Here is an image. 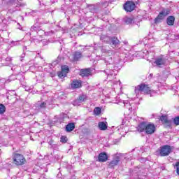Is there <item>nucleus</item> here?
Masks as SVG:
<instances>
[{"label":"nucleus","instance_id":"obj_1","mask_svg":"<svg viewBox=\"0 0 179 179\" xmlns=\"http://www.w3.org/2000/svg\"><path fill=\"white\" fill-rule=\"evenodd\" d=\"M106 65H109L105 70V73L108 76H115L118 73V69H120V59H113L110 56H106L104 59Z\"/></svg>","mask_w":179,"mask_h":179},{"label":"nucleus","instance_id":"obj_2","mask_svg":"<svg viewBox=\"0 0 179 179\" xmlns=\"http://www.w3.org/2000/svg\"><path fill=\"white\" fill-rule=\"evenodd\" d=\"M138 132H143L145 131L147 135H152L155 134L156 131V127L153 123H146L143 122L140 123L137 128Z\"/></svg>","mask_w":179,"mask_h":179},{"label":"nucleus","instance_id":"obj_3","mask_svg":"<svg viewBox=\"0 0 179 179\" xmlns=\"http://www.w3.org/2000/svg\"><path fill=\"white\" fill-rule=\"evenodd\" d=\"M135 92L137 94H139V93H146L147 94H150V93L152 92V90H150V88L148 85L141 84L135 87Z\"/></svg>","mask_w":179,"mask_h":179},{"label":"nucleus","instance_id":"obj_4","mask_svg":"<svg viewBox=\"0 0 179 179\" xmlns=\"http://www.w3.org/2000/svg\"><path fill=\"white\" fill-rule=\"evenodd\" d=\"M167 15H170V10L169 9H164L161 11L155 20V23H160L167 16Z\"/></svg>","mask_w":179,"mask_h":179},{"label":"nucleus","instance_id":"obj_5","mask_svg":"<svg viewBox=\"0 0 179 179\" xmlns=\"http://www.w3.org/2000/svg\"><path fill=\"white\" fill-rule=\"evenodd\" d=\"M13 159L14 164H17V166H22L24 164V162H26L24 157H23V155L20 154H15L13 156Z\"/></svg>","mask_w":179,"mask_h":179},{"label":"nucleus","instance_id":"obj_6","mask_svg":"<svg viewBox=\"0 0 179 179\" xmlns=\"http://www.w3.org/2000/svg\"><path fill=\"white\" fill-rule=\"evenodd\" d=\"M171 152V147L170 145H164L161 147L159 150V155L162 157L169 156Z\"/></svg>","mask_w":179,"mask_h":179},{"label":"nucleus","instance_id":"obj_7","mask_svg":"<svg viewBox=\"0 0 179 179\" xmlns=\"http://www.w3.org/2000/svg\"><path fill=\"white\" fill-rule=\"evenodd\" d=\"M124 9L126 12H132L135 9V3L134 1H127L124 5Z\"/></svg>","mask_w":179,"mask_h":179},{"label":"nucleus","instance_id":"obj_8","mask_svg":"<svg viewBox=\"0 0 179 179\" xmlns=\"http://www.w3.org/2000/svg\"><path fill=\"white\" fill-rule=\"evenodd\" d=\"M166 62H167V59L164 57H158L155 59V64L159 68L162 67V65H166Z\"/></svg>","mask_w":179,"mask_h":179},{"label":"nucleus","instance_id":"obj_9","mask_svg":"<svg viewBox=\"0 0 179 179\" xmlns=\"http://www.w3.org/2000/svg\"><path fill=\"white\" fill-rule=\"evenodd\" d=\"M120 160H121L120 155H115L113 159L108 164L109 167H114L117 166L118 163H120Z\"/></svg>","mask_w":179,"mask_h":179},{"label":"nucleus","instance_id":"obj_10","mask_svg":"<svg viewBox=\"0 0 179 179\" xmlns=\"http://www.w3.org/2000/svg\"><path fill=\"white\" fill-rule=\"evenodd\" d=\"M108 160V156L107 155V153L105 152H102L99 154L98 157V161L101 162V163H104Z\"/></svg>","mask_w":179,"mask_h":179},{"label":"nucleus","instance_id":"obj_11","mask_svg":"<svg viewBox=\"0 0 179 179\" xmlns=\"http://www.w3.org/2000/svg\"><path fill=\"white\" fill-rule=\"evenodd\" d=\"M71 89H79L82 87V81L78 80H74L71 84Z\"/></svg>","mask_w":179,"mask_h":179},{"label":"nucleus","instance_id":"obj_12","mask_svg":"<svg viewBox=\"0 0 179 179\" xmlns=\"http://www.w3.org/2000/svg\"><path fill=\"white\" fill-rule=\"evenodd\" d=\"M72 59L71 61L73 62H76V61H79V59H80V58H82V52H75L73 55H72Z\"/></svg>","mask_w":179,"mask_h":179},{"label":"nucleus","instance_id":"obj_13","mask_svg":"<svg viewBox=\"0 0 179 179\" xmlns=\"http://www.w3.org/2000/svg\"><path fill=\"white\" fill-rule=\"evenodd\" d=\"M80 75L83 76V78L91 76L92 69H83L80 71Z\"/></svg>","mask_w":179,"mask_h":179},{"label":"nucleus","instance_id":"obj_14","mask_svg":"<svg viewBox=\"0 0 179 179\" xmlns=\"http://www.w3.org/2000/svg\"><path fill=\"white\" fill-rule=\"evenodd\" d=\"M112 45H114V47L118 48L120 47V41L117 37L113 36L110 39V43H109Z\"/></svg>","mask_w":179,"mask_h":179},{"label":"nucleus","instance_id":"obj_15","mask_svg":"<svg viewBox=\"0 0 179 179\" xmlns=\"http://www.w3.org/2000/svg\"><path fill=\"white\" fill-rule=\"evenodd\" d=\"M98 127L101 131H106L107 129V122H99L98 123Z\"/></svg>","mask_w":179,"mask_h":179},{"label":"nucleus","instance_id":"obj_16","mask_svg":"<svg viewBox=\"0 0 179 179\" xmlns=\"http://www.w3.org/2000/svg\"><path fill=\"white\" fill-rule=\"evenodd\" d=\"M175 20L176 18L174 17V16H169L166 19V23L167 24H169V26H173Z\"/></svg>","mask_w":179,"mask_h":179},{"label":"nucleus","instance_id":"obj_17","mask_svg":"<svg viewBox=\"0 0 179 179\" xmlns=\"http://www.w3.org/2000/svg\"><path fill=\"white\" fill-rule=\"evenodd\" d=\"M123 21L126 24H132L135 22L133 17H125Z\"/></svg>","mask_w":179,"mask_h":179},{"label":"nucleus","instance_id":"obj_18","mask_svg":"<svg viewBox=\"0 0 179 179\" xmlns=\"http://www.w3.org/2000/svg\"><path fill=\"white\" fill-rule=\"evenodd\" d=\"M73 129H75V124L73 123H69L66 126V132H71Z\"/></svg>","mask_w":179,"mask_h":179},{"label":"nucleus","instance_id":"obj_19","mask_svg":"<svg viewBox=\"0 0 179 179\" xmlns=\"http://www.w3.org/2000/svg\"><path fill=\"white\" fill-rule=\"evenodd\" d=\"M101 40L105 43H107V44H111V37L110 36H102L101 37Z\"/></svg>","mask_w":179,"mask_h":179},{"label":"nucleus","instance_id":"obj_20","mask_svg":"<svg viewBox=\"0 0 179 179\" xmlns=\"http://www.w3.org/2000/svg\"><path fill=\"white\" fill-rule=\"evenodd\" d=\"M160 121H162V122H163L164 124H169V119L167 117V115H162L160 117H159Z\"/></svg>","mask_w":179,"mask_h":179},{"label":"nucleus","instance_id":"obj_21","mask_svg":"<svg viewBox=\"0 0 179 179\" xmlns=\"http://www.w3.org/2000/svg\"><path fill=\"white\" fill-rule=\"evenodd\" d=\"M78 99H80V101H81V103H83L84 101H86V100H87V96L85 94L80 95Z\"/></svg>","mask_w":179,"mask_h":179},{"label":"nucleus","instance_id":"obj_22","mask_svg":"<svg viewBox=\"0 0 179 179\" xmlns=\"http://www.w3.org/2000/svg\"><path fill=\"white\" fill-rule=\"evenodd\" d=\"M94 113L95 115H100L101 114V108L96 107L94 109Z\"/></svg>","mask_w":179,"mask_h":179},{"label":"nucleus","instance_id":"obj_23","mask_svg":"<svg viewBox=\"0 0 179 179\" xmlns=\"http://www.w3.org/2000/svg\"><path fill=\"white\" fill-rule=\"evenodd\" d=\"M62 72H64V73H68L69 72V67L68 66H62Z\"/></svg>","mask_w":179,"mask_h":179},{"label":"nucleus","instance_id":"obj_24","mask_svg":"<svg viewBox=\"0 0 179 179\" xmlns=\"http://www.w3.org/2000/svg\"><path fill=\"white\" fill-rule=\"evenodd\" d=\"M6 111V108L2 103H0V114H3Z\"/></svg>","mask_w":179,"mask_h":179},{"label":"nucleus","instance_id":"obj_25","mask_svg":"<svg viewBox=\"0 0 179 179\" xmlns=\"http://www.w3.org/2000/svg\"><path fill=\"white\" fill-rule=\"evenodd\" d=\"M73 106H80L82 104V101H80V99H77L73 102Z\"/></svg>","mask_w":179,"mask_h":179},{"label":"nucleus","instance_id":"obj_26","mask_svg":"<svg viewBox=\"0 0 179 179\" xmlns=\"http://www.w3.org/2000/svg\"><path fill=\"white\" fill-rule=\"evenodd\" d=\"M58 76L59 78H60L61 79H64V78H65V76H66V73H65L64 72H63L62 71H59L58 73Z\"/></svg>","mask_w":179,"mask_h":179},{"label":"nucleus","instance_id":"obj_27","mask_svg":"<svg viewBox=\"0 0 179 179\" xmlns=\"http://www.w3.org/2000/svg\"><path fill=\"white\" fill-rule=\"evenodd\" d=\"M6 1L7 3H12V5H16L17 3V0H3Z\"/></svg>","mask_w":179,"mask_h":179},{"label":"nucleus","instance_id":"obj_28","mask_svg":"<svg viewBox=\"0 0 179 179\" xmlns=\"http://www.w3.org/2000/svg\"><path fill=\"white\" fill-rule=\"evenodd\" d=\"M60 142H62V143H66V142H68V138L66 136H62L60 138Z\"/></svg>","mask_w":179,"mask_h":179},{"label":"nucleus","instance_id":"obj_29","mask_svg":"<svg viewBox=\"0 0 179 179\" xmlns=\"http://www.w3.org/2000/svg\"><path fill=\"white\" fill-rule=\"evenodd\" d=\"M175 169L176 170L177 175L179 176V161L176 163Z\"/></svg>","mask_w":179,"mask_h":179},{"label":"nucleus","instance_id":"obj_30","mask_svg":"<svg viewBox=\"0 0 179 179\" xmlns=\"http://www.w3.org/2000/svg\"><path fill=\"white\" fill-rule=\"evenodd\" d=\"M173 124H175V125H179V116H177L173 119Z\"/></svg>","mask_w":179,"mask_h":179},{"label":"nucleus","instance_id":"obj_31","mask_svg":"<svg viewBox=\"0 0 179 179\" xmlns=\"http://www.w3.org/2000/svg\"><path fill=\"white\" fill-rule=\"evenodd\" d=\"M45 107H47V103L45 102L41 103L39 106V108H45Z\"/></svg>","mask_w":179,"mask_h":179},{"label":"nucleus","instance_id":"obj_32","mask_svg":"<svg viewBox=\"0 0 179 179\" xmlns=\"http://www.w3.org/2000/svg\"><path fill=\"white\" fill-rule=\"evenodd\" d=\"M90 10L92 13H96V12H97V9H96V7H94V6H92L90 7Z\"/></svg>","mask_w":179,"mask_h":179},{"label":"nucleus","instance_id":"obj_33","mask_svg":"<svg viewBox=\"0 0 179 179\" xmlns=\"http://www.w3.org/2000/svg\"><path fill=\"white\" fill-rule=\"evenodd\" d=\"M31 30L33 31H37V29H36V27L35 26H32L31 28Z\"/></svg>","mask_w":179,"mask_h":179},{"label":"nucleus","instance_id":"obj_34","mask_svg":"<svg viewBox=\"0 0 179 179\" xmlns=\"http://www.w3.org/2000/svg\"><path fill=\"white\" fill-rule=\"evenodd\" d=\"M24 57H26V54L24 53L22 55L20 60L23 61V58H24Z\"/></svg>","mask_w":179,"mask_h":179},{"label":"nucleus","instance_id":"obj_35","mask_svg":"<svg viewBox=\"0 0 179 179\" xmlns=\"http://www.w3.org/2000/svg\"><path fill=\"white\" fill-rule=\"evenodd\" d=\"M6 61H7V62H10V61H12V58H10V57H7L6 59Z\"/></svg>","mask_w":179,"mask_h":179},{"label":"nucleus","instance_id":"obj_36","mask_svg":"<svg viewBox=\"0 0 179 179\" xmlns=\"http://www.w3.org/2000/svg\"><path fill=\"white\" fill-rule=\"evenodd\" d=\"M129 110H131V108H129Z\"/></svg>","mask_w":179,"mask_h":179},{"label":"nucleus","instance_id":"obj_37","mask_svg":"<svg viewBox=\"0 0 179 179\" xmlns=\"http://www.w3.org/2000/svg\"><path fill=\"white\" fill-rule=\"evenodd\" d=\"M152 74H150V76H152Z\"/></svg>","mask_w":179,"mask_h":179},{"label":"nucleus","instance_id":"obj_38","mask_svg":"<svg viewBox=\"0 0 179 179\" xmlns=\"http://www.w3.org/2000/svg\"><path fill=\"white\" fill-rule=\"evenodd\" d=\"M152 74H150V76H152Z\"/></svg>","mask_w":179,"mask_h":179},{"label":"nucleus","instance_id":"obj_39","mask_svg":"<svg viewBox=\"0 0 179 179\" xmlns=\"http://www.w3.org/2000/svg\"><path fill=\"white\" fill-rule=\"evenodd\" d=\"M126 104H128V103H126Z\"/></svg>","mask_w":179,"mask_h":179}]
</instances>
